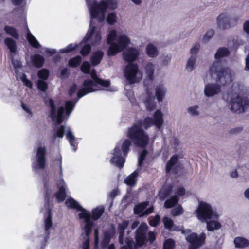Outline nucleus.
Wrapping results in <instances>:
<instances>
[{
    "label": "nucleus",
    "instance_id": "f257e3e1",
    "mask_svg": "<svg viewBox=\"0 0 249 249\" xmlns=\"http://www.w3.org/2000/svg\"><path fill=\"white\" fill-rule=\"evenodd\" d=\"M163 113L160 110H157L154 113L153 118L146 117L143 120H139L129 127L126 132L129 139H125L122 142L118 143L111 153L112 155L110 162L120 168H122L125 162V157L129 151L131 141L139 147L144 148L148 143V135L142 128L147 129L152 125L160 129L164 123Z\"/></svg>",
    "mask_w": 249,
    "mask_h": 249
},
{
    "label": "nucleus",
    "instance_id": "f03ea898",
    "mask_svg": "<svg viewBox=\"0 0 249 249\" xmlns=\"http://www.w3.org/2000/svg\"><path fill=\"white\" fill-rule=\"evenodd\" d=\"M209 73L216 83H209L205 85L204 94L207 97H213L221 91V86L231 83L234 76V72L230 69H223L220 62H214L209 68Z\"/></svg>",
    "mask_w": 249,
    "mask_h": 249
},
{
    "label": "nucleus",
    "instance_id": "7ed1b4c3",
    "mask_svg": "<svg viewBox=\"0 0 249 249\" xmlns=\"http://www.w3.org/2000/svg\"><path fill=\"white\" fill-rule=\"evenodd\" d=\"M194 213L199 220L207 223L208 231H213L221 228V224L217 220L219 214L210 204L200 201Z\"/></svg>",
    "mask_w": 249,
    "mask_h": 249
},
{
    "label": "nucleus",
    "instance_id": "20e7f679",
    "mask_svg": "<svg viewBox=\"0 0 249 249\" xmlns=\"http://www.w3.org/2000/svg\"><path fill=\"white\" fill-rule=\"evenodd\" d=\"M65 204L68 207L75 209L80 212L79 216L81 220L82 226L84 234H82L83 242L81 246L82 249H89V235L90 234L93 225L91 220L90 213L82 207L79 204L72 198L68 199Z\"/></svg>",
    "mask_w": 249,
    "mask_h": 249
},
{
    "label": "nucleus",
    "instance_id": "39448f33",
    "mask_svg": "<svg viewBox=\"0 0 249 249\" xmlns=\"http://www.w3.org/2000/svg\"><path fill=\"white\" fill-rule=\"evenodd\" d=\"M86 1L91 22L93 19H96L99 23L104 22L107 11L115 10L118 7L116 0H102L100 2L96 0H86Z\"/></svg>",
    "mask_w": 249,
    "mask_h": 249
},
{
    "label": "nucleus",
    "instance_id": "423d86ee",
    "mask_svg": "<svg viewBox=\"0 0 249 249\" xmlns=\"http://www.w3.org/2000/svg\"><path fill=\"white\" fill-rule=\"evenodd\" d=\"M67 101L64 105H61L58 101H54L52 99H49L48 104L49 106V116L53 121L57 122L58 124L62 122L66 116L68 119L70 114L73 109L76 102Z\"/></svg>",
    "mask_w": 249,
    "mask_h": 249
},
{
    "label": "nucleus",
    "instance_id": "0eeeda50",
    "mask_svg": "<svg viewBox=\"0 0 249 249\" xmlns=\"http://www.w3.org/2000/svg\"><path fill=\"white\" fill-rule=\"evenodd\" d=\"M130 42V39L126 34L118 32L115 29L110 30L107 37V43L109 45L108 55L113 56L123 51Z\"/></svg>",
    "mask_w": 249,
    "mask_h": 249
},
{
    "label": "nucleus",
    "instance_id": "6e6552de",
    "mask_svg": "<svg viewBox=\"0 0 249 249\" xmlns=\"http://www.w3.org/2000/svg\"><path fill=\"white\" fill-rule=\"evenodd\" d=\"M90 74L92 79L85 80L82 88L78 91L77 95L78 99L89 93L103 90L104 88H107L109 86V83L108 81H104L97 77L94 70L91 71Z\"/></svg>",
    "mask_w": 249,
    "mask_h": 249
},
{
    "label": "nucleus",
    "instance_id": "1a4fd4ad",
    "mask_svg": "<svg viewBox=\"0 0 249 249\" xmlns=\"http://www.w3.org/2000/svg\"><path fill=\"white\" fill-rule=\"evenodd\" d=\"M44 189L45 190V201L44 205V209L41 210L42 213H44V226L45 232L44 237V241L47 242L50 233V229L52 227V216L51 213V209L49 208L48 203V197L51 194V191L49 189V183L48 181L45 179Z\"/></svg>",
    "mask_w": 249,
    "mask_h": 249
},
{
    "label": "nucleus",
    "instance_id": "9d476101",
    "mask_svg": "<svg viewBox=\"0 0 249 249\" xmlns=\"http://www.w3.org/2000/svg\"><path fill=\"white\" fill-rule=\"evenodd\" d=\"M124 75L128 83L132 84L140 81L143 73L136 63H130L124 69Z\"/></svg>",
    "mask_w": 249,
    "mask_h": 249
},
{
    "label": "nucleus",
    "instance_id": "9b49d317",
    "mask_svg": "<svg viewBox=\"0 0 249 249\" xmlns=\"http://www.w3.org/2000/svg\"><path fill=\"white\" fill-rule=\"evenodd\" d=\"M93 19L91 22V18H90V24L89 29L85 37L83 39V41L79 44V46L81 47L84 43L87 41L89 42L93 45H97L100 44L102 39V33L100 28L93 25Z\"/></svg>",
    "mask_w": 249,
    "mask_h": 249
},
{
    "label": "nucleus",
    "instance_id": "f8f14e48",
    "mask_svg": "<svg viewBox=\"0 0 249 249\" xmlns=\"http://www.w3.org/2000/svg\"><path fill=\"white\" fill-rule=\"evenodd\" d=\"M230 110L234 113H241L245 112L249 107V99L242 98L238 94L232 95L230 100Z\"/></svg>",
    "mask_w": 249,
    "mask_h": 249
},
{
    "label": "nucleus",
    "instance_id": "ddd939ff",
    "mask_svg": "<svg viewBox=\"0 0 249 249\" xmlns=\"http://www.w3.org/2000/svg\"><path fill=\"white\" fill-rule=\"evenodd\" d=\"M46 148L45 146L39 145L35 150V156L32 160V168L37 172L39 170L44 168L46 163Z\"/></svg>",
    "mask_w": 249,
    "mask_h": 249
},
{
    "label": "nucleus",
    "instance_id": "4468645a",
    "mask_svg": "<svg viewBox=\"0 0 249 249\" xmlns=\"http://www.w3.org/2000/svg\"><path fill=\"white\" fill-rule=\"evenodd\" d=\"M238 18L232 17L227 13H221L217 18V24L218 26L223 30L227 29L236 25Z\"/></svg>",
    "mask_w": 249,
    "mask_h": 249
},
{
    "label": "nucleus",
    "instance_id": "2eb2a0df",
    "mask_svg": "<svg viewBox=\"0 0 249 249\" xmlns=\"http://www.w3.org/2000/svg\"><path fill=\"white\" fill-rule=\"evenodd\" d=\"M59 173L60 178L57 181V185L59 188L58 192L55 194V197L58 202L63 201L66 197V191L67 189V185L62 178L63 175L62 170V158L60 157L58 160Z\"/></svg>",
    "mask_w": 249,
    "mask_h": 249
},
{
    "label": "nucleus",
    "instance_id": "dca6fc26",
    "mask_svg": "<svg viewBox=\"0 0 249 249\" xmlns=\"http://www.w3.org/2000/svg\"><path fill=\"white\" fill-rule=\"evenodd\" d=\"M147 155V151L143 150L141 153L138 159V166L139 168L134 171L132 174L127 177L124 179V182L129 186H134L137 182V177L138 176L139 173L141 169L140 168L142 164L143 161Z\"/></svg>",
    "mask_w": 249,
    "mask_h": 249
},
{
    "label": "nucleus",
    "instance_id": "f3484780",
    "mask_svg": "<svg viewBox=\"0 0 249 249\" xmlns=\"http://www.w3.org/2000/svg\"><path fill=\"white\" fill-rule=\"evenodd\" d=\"M205 235L202 233L198 236L196 233H191L186 237L187 242L190 243L189 249H197L204 242Z\"/></svg>",
    "mask_w": 249,
    "mask_h": 249
},
{
    "label": "nucleus",
    "instance_id": "a211bd4d",
    "mask_svg": "<svg viewBox=\"0 0 249 249\" xmlns=\"http://www.w3.org/2000/svg\"><path fill=\"white\" fill-rule=\"evenodd\" d=\"M155 67V64L152 62L147 63L144 66V69L146 75L143 81L144 87L153 88Z\"/></svg>",
    "mask_w": 249,
    "mask_h": 249
},
{
    "label": "nucleus",
    "instance_id": "6ab92c4d",
    "mask_svg": "<svg viewBox=\"0 0 249 249\" xmlns=\"http://www.w3.org/2000/svg\"><path fill=\"white\" fill-rule=\"evenodd\" d=\"M146 97L143 102L147 111H152L156 108V103L155 101V96L153 95L152 88L144 87Z\"/></svg>",
    "mask_w": 249,
    "mask_h": 249
},
{
    "label": "nucleus",
    "instance_id": "aec40b11",
    "mask_svg": "<svg viewBox=\"0 0 249 249\" xmlns=\"http://www.w3.org/2000/svg\"><path fill=\"white\" fill-rule=\"evenodd\" d=\"M148 227L145 223H142L137 230L136 240L138 246H141L146 241V233Z\"/></svg>",
    "mask_w": 249,
    "mask_h": 249
},
{
    "label": "nucleus",
    "instance_id": "412c9836",
    "mask_svg": "<svg viewBox=\"0 0 249 249\" xmlns=\"http://www.w3.org/2000/svg\"><path fill=\"white\" fill-rule=\"evenodd\" d=\"M139 55V51L136 48H129L123 53V58L128 62H132L136 60Z\"/></svg>",
    "mask_w": 249,
    "mask_h": 249
},
{
    "label": "nucleus",
    "instance_id": "4be33fe9",
    "mask_svg": "<svg viewBox=\"0 0 249 249\" xmlns=\"http://www.w3.org/2000/svg\"><path fill=\"white\" fill-rule=\"evenodd\" d=\"M115 234V227L114 225L111 224L103 232L102 244L104 246L107 245L109 243L110 239L114 236Z\"/></svg>",
    "mask_w": 249,
    "mask_h": 249
},
{
    "label": "nucleus",
    "instance_id": "5701e85b",
    "mask_svg": "<svg viewBox=\"0 0 249 249\" xmlns=\"http://www.w3.org/2000/svg\"><path fill=\"white\" fill-rule=\"evenodd\" d=\"M148 205V202L146 201L136 206L134 209L135 213L140 214L141 216H142L151 213L153 211V207H150L145 210Z\"/></svg>",
    "mask_w": 249,
    "mask_h": 249
},
{
    "label": "nucleus",
    "instance_id": "b1692460",
    "mask_svg": "<svg viewBox=\"0 0 249 249\" xmlns=\"http://www.w3.org/2000/svg\"><path fill=\"white\" fill-rule=\"evenodd\" d=\"M166 89L162 84H159L155 88V96L158 102H162L166 95Z\"/></svg>",
    "mask_w": 249,
    "mask_h": 249
},
{
    "label": "nucleus",
    "instance_id": "393cba45",
    "mask_svg": "<svg viewBox=\"0 0 249 249\" xmlns=\"http://www.w3.org/2000/svg\"><path fill=\"white\" fill-rule=\"evenodd\" d=\"M235 247L238 249H244L249 246V240L242 236L236 237L234 239Z\"/></svg>",
    "mask_w": 249,
    "mask_h": 249
},
{
    "label": "nucleus",
    "instance_id": "a878e982",
    "mask_svg": "<svg viewBox=\"0 0 249 249\" xmlns=\"http://www.w3.org/2000/svg\"><path fill=\"white\" fill-rule=\"evenodd\" d=\"M129 221L128 220H123L118 224V230L119 232V241L121 244H123V237L124 233V230L128 227Z\"/></svg>",
    "mask_w": 249,
    "mask_h": 249
},
{
    "label": "nucleus",
    "instance_id": "bb28decb",
    "mask_svg": "<svg viewBox=\"0 0 249 249\" xmlns=\"http://www.w3.org/2000/svg\"><path fill=\"white\" fill-rule=\"evenodd\" d=\"M230 53V52L229 50L227 48L225 47H221L219 48L216 51L215 55L214 58L217 60V61L219 62L218 60L222 59L226 56H227ZM216 62V61H215ZM221 63V66L223 69H228L227 68H224L222 66V62L220 61Z\"/></svg>",
    "mask_w": 249,
    "mask_h": 249
},
{
    "label": "nucleus",
    "instance_id": "cd10ccee",
    "mask_svg": "<svg viewBox=\"0 0 249 249\" xmlns=\"http://www.w3.org/2000/svg\"><path fill=\"white\" fill-rule=\"evenodd\" d=\"M145 52L147 55L151 58H155L159 54V51L157 47L152 43L146 45Z\"/></svg>",
    "mask_w": 249,
    "mask_h": 249
},
{
    "label": "nucleus",
    "instance_id": "c85d7f7f",
    "mask_svg": "<svg viewBox=\"0 0 249 249\" xmlns=\"http://www.w3.org/2000/svg\"><path fill=\"white\" fill-rule=\"evenodd\" d=\"M4 43L12 53L11 54L16 53L17 44L15 40L11 37H6L4 39Z\"/></svg>",
    "mask_w": 249,
    "mask_h": 249
},
{
    "label": "nucleus",
    "instance_id": "c756f323",
    "mask_svg": "<svg viewBox=\"0 0 249 249\" xmlns=\"http://www.w3.org/2000/svg\"><path fill=\"white\" fill-rule=\"evenodd\" d=\"M178 159V156L177 155H173L171 158L170 160L166 165V170L167 172H169L171 170L173 172H176V166L177 163Z\"/></svg>",
    "mask_w": 249,
    "mask_h": 249
},
{
    "label": "nucleus",
    "instance_id": "7c9ffc66",
    "mask_svg": "<svg viewBox=\"0 0 249 249\" xmlns=\"http://www.w3.org/2000/svg\"><path fill=\"white\" fill-rule=\"evenodd\" d=\"M3 30L6 34L12 36L13 38L16 39L19 38V35L17 29L14 27L5 25L3 28Z\"/></svg>",
    "mask_w": 249,
    "mask_h": 249
},
{
    "label": "nucleus",
    "instance_id": "2f4dec72",
    "mask_svg": "<svg viewBox=\"0 0 249 249\" xmlns=\"http://www.w3.org/2000/svg\"><path fill=\"white\" fill-rule=\"evenodd\" d=\"M27 35L26 38L29 43L34 48H39L41 47L40 44L35 36L30 32L28 28L26 26Z\"/></svg>",
    "mask_w": 249,
    "mask_h": 249
},
{
    "label": "nucleus",
    "instance_id": "473e14b6",
    "mask_svg": "<svg viewBox=\"0 0 249 249\" xmlns=\"http://www.w3.org/2000/svg\"><path fill=\"white\" fill-rule=\"evenodd\" d=\"M197 57L195 55H191L187 60L185 69L188 72H191L195 69L196 62Z\"/></svg>",
    "mask_w": 249,
    "mask_h": 249
},
{
    "label": "nucleus",
    "instance_id": "72a5a7b5",
    "mask_svg": "<svg viewBox=\"0 0 249 249\" xmlns=\"http://www.w3.org/2000/svg\"><path fill=\"white\" fill-rule=\"evenodd\" d=\"M64 129V126H57L54 129L52 135L53 142L57 138H62L63 137Z\"/></svg>",
    "mask_w": 249,
    "mask_h": 249
},
{
    "label": "nucleus",
    "instance_id": "f704fd0d",
    "mask_svg": "<svg viewBox=\"0 0 249 249\" xmlns=\"http://www.w3.org/2000/svg\"><path fill=\"white\" fill-rule=\"evenodd\" d=\"M31 60L33 64L37 68L41 67L45 61L44 57L39 54H35L33 56Z\"/></svg>",
    "mask_w": 249,
    "mask_h": 249
},
{
    "label": "nucleus",
    "instance_id": "c9c22d12",
    "mask_svg": "<svg viewBox=\"0 0 249 249\" xmlns=\"http://www.w3.org/2000/svg\"><path fill=\"white\" fill-rule=\"evenodd\" d=\"M66 136L71 146L73 147V150L75 151L77 147V143L75 142L76 139L71 130L69 129L66 133Z\"/></svg>",
    "mask_w": 249,
    "mask_h": 249
},
{
    "label": "nucleus",
    "instance_id": "e433bc0d",
    "mask_svg": "<svg viewBox=\"0 0 249 249\" xmlns=\"http://www.w3.org/2000/svg\"><path fill=\"white\" fill-rule=\"evenodd\" d=\"M163 223L165 227L167 229H168L170 230L180 231L181 229V228H178L177 227H176L174 226L173 220L169 217H164L163 219Z\"/></svg>",
    "mask_w": 249,
    "mask_h": 249
},
{
    "label": "nucleus",
    "instance_id": "4c0bfd02",
    "mask_svg": "<svg viewBox=\"0 0 249 249\" xmlns=\"http://www.w3.org/2000/svg\"><path fill=\"white\" fill-rule=\"evenodd\" d=\"M103 56V53L102 51L95 52L91 58V61L93 65H98L101 61Z\"/></svg>",
    "mask_w": 249,
    "mask_h": 249
},
{
    "label": "nucleus",
    "instance_id": "58836bf2",
    "mask_svg": "<svg viewBox=\"0 0 249 249\" xmlns=\"http://www.w3.org/2000/svg\"><path fill=\"white\" fill-rule=\"evenodd\" d=\"M104 212V208L99 206L92 211V217L94 220L98 219Z\"/></svg>",
    "mask_w": 249,
    "mask_h": 249
},
{
    "label": "nucleus",
    "instance_id": "ea45409f",
    "mask_svg": "<svg viewBox=\"0 0 249 249\" xmlns=\"http://www.w3.org/2000/svg\"><path fill=\"white\" fill-rule=\"evenodd\" d=\"M179 198L177 196H173L165 201L164 206L166 208H171L175 206Z\"/></svg>",
    "mask_w": 249,
    "mask_h": 249
},
{
    "label": "nucleus",
    "instance_id": "a19ab883",
    "mask_svg": "<svg viewBox=\"0 0 249 249\" xmlns=\"http://www.w3.org/2000/svg\"><path fill=\"white\" fill-rule=\"evenodd\" d=\"M117 14L115 12H110L107 16L106 21L110 25L114 24L117 21Z\"/></svg>",
    "mask_w": 249,
    "mask_h": 249
},
{
    "label": "nucleus",
    "instance_id": "79ce46f5",
    "mask_svg": "<svg viewBox=\"0 0 249 249\" xmlns=\"http://www.w3.org/2000/svg\"><path fill=\"white\" fill-rule=\"evenodd\" d=\"M199 107L197 105L191 106L187 108V112L191 116H197L199 114Z\"/></svg>",
    "mask_w": 249,
    "mask_h": 249
},
{
    "label": "nucleus",
    "instance_id": "37998d69",
    "mask_svg": "<svg viewBox=\"0 0 249 249\" xmlns=\"http://www.w3.org/2000/svg\"><path fill=\"white\" fill-rule=\"evenodd\" d=\"M38 77L43 80H47L49 76V71L45 69H42L38 71Z\"/></svg>",
    "mask_w": 249,
    "mask_h": 249
},
{
    "label": "nucleus",
    "instance_id": "c03bdc74",
    "mask_svg": "<svg viewBox=\"0 0 249 249\" xmlns=\"http://www.w3.org/2000/svg\"><path fill=\"white\" fill-rule=\"evenodd\" d=\"M81 62V57L79 56L73 58L69 60V65L71 67H76Z\"/></svg>",
    "mask_w": 249,
    "mask_h": 249
},
{
    "label": "nucleus",
    "instance_id": "a18cd8bd",
    "mask_svg": "<svg viewBox=\"0 0 249 249\" xmlns=\"http://www.w3.org/2000/svg\"><path fill=\"white\" fill-rule=\"evenodd\" d=\"M183 213V208L181 206H178L172 210L171 214L173 216H176L182 214Z\"/></svg>",
    "mask_w": 249,
    "mask_h": 249
},
{
    "label": "nucleus",
    "instance_id": "49530a36",
    "mask_svg": "<svg viewBox=\"0 0 249 249\" xmlns=\"http://www.w3.org/2000/svg\"><path fill=\"white\" fill-rule=\"evenodd\" d=\"M78 46V45L76 44H70L66 48L60 50V52L62 53H69L75 49Z\"/></svg>",
    "mask_w": 249,
    "mask_h": 249
},
{
    "label": "nucleus",
    "instance_id": "de8ad7c7",
    "mask_svg": "<svg viewBox=\"0 0 249 249\" xmlns=\"http://www.w3.org/2000/svg\"><path fill=\"white\" fill-rule=\"evenodd\" d=\"M82 71L85 73H90V64L89 62L84 61L81 65Z\"/></svg>",
    "mask_w": 249,
    "mask_h": 249
},
{
    "label": "nucleus",
    "instance_id": "09e8293b",
    "mask_svg": "<svg viewBox=\"0 0 249 249\" xmlns=\"http://www.w3.org/2000/svg\"><path fill=\"white\" fill-rule=\"evenodd\" d=\"M175 243L171 239H167L164 243L163 249H174Z\"/></svg>",
    "mask_w": 249,
    "mask_h": 249
},
{
    "label": "nucleus",
    "instance_id": "8fccbe9b",
    "mask_svg": "<svg viewBox=\"0 0 249 249\" xmlns=\"http://www.w3.org/2000/svg\"><path fill=\"white\" fill-rule=\"evenodd\" d=\"M37 87L39 90L44 92L47 89V84L44 80L39 79L37 81Z\"/></svg>",
    "mask_w": 249,
    "mask_h": 249
},
{
    "label": "nucleus",
    "instance_id": "3c124183",
    "mask_svg": "<svg viewBox=\"0 0 249 249\" xmlns=\"http://www.w3.org/2000/svg\"><path fill=\"white\" fill-rule=\"evenodd\" d=\"M214 31L213 29L208 30L203 37V41H208L213 37L214 35Z\"/></svg>",
    "mask_w": 249,
    "mask_h": 249
},
{
    "label": "nucleus",
    "instance_id": "603ef678",
    "mask_svg": "<svg viewBox=\"0 0 249 249\" xmlns=\"http://www.w3.org/2000/svg\"><path fill=\"white\" fill-rule=\"evenodd\" d=\"M200 48V45L199 43H195L190 49L191 55L196 56V54L198 53Z\"/></svg>",
    "mask_w": 249,
    "mask_h": 249
},
{
    "label": "nucleus",
    "instance_id": "864d4df0",
    "mask_svg": "<svg viewBox=\"0 0 249 249\" xmlns=\"http://www.w3.org/2000/svg\"><path fill=\"white\" fill-rule=\"evenodd\" d=\"M21 79L24 84L29 88H31L32 87V83L31 81L28 79L26 75L25 74H22L21 76Z\"/></svg>",
    "mask_w": 249,
    "mask_h": 249
},
{
    "label": "nucleus",
    "instance_id": "5fc2aeb1",
    "mask_svg": "<svg viewBox=\"0 0 249 249\" xmlns=\"http://www.w3.org/2000/svg\"><path fill=\"white\" fill-rule=\"evenodd\" d=\"M175 194L174 196H177V197L179 198V197L185 194V190L184 187L179 186L177 188Z\"/></svg>",
    "mask_w": 249,
    "mask_h": 249
},
{
    "label": "nucleus",
    "instance_id": "6e6d98bb",
    "mask_svg": "<svg viewBox=\"0 0 249 249\" xmlns=\"http://www.w3.org/2000/svg\"><path fill=\"white\" fill-rule=\"evenodd\" d=\"M160 217L159 215H157L154 217L151 218L149 220V224L153 227L157 226L160 221Z\"/></svg>",
    "mask_w": 249,
    "mask_h": 249
},
{
    "label": "nucleus",
    "instance_id": "4d7b16f0",
    "mask_svg": "<svg viewBox=\"0 0 249 249\" xmlns=\"http://www.w3.org/2000/svg\"><path fill=\"white\" fill-rule=\"evenodd\" d=\"M91 49L90 45L89 44H86L83 46V48L81 51V53L83 55L88 54Z\"/></svg>",
    "mask_w": 249,
    "mask_h": 249
},
{
    "label": "nucleus",
    "instance_id": "13d9d810",
    "mask_svg": "<svg viewBox=\"0 0 249 249\" xmlns=\"http://www.w3.org/2000/svg\"><path fill=\"white\" fill-rule=\"evenodd\" d=\"M11 57H12V62L13 66L16 69L20 68L21 66V62L19 60L14 59L13 54H11Z\"/></svg>",
    "mask_w": 249,
    "mask_h": 249
},
{
    "label": "nucleus",
    "instance_id": "bf43d9fd",
    "mask_svg": "<svg viewBox=\"0 0 249 249\" xmlns=\"http://www.w3.org/2000/svg\"><path fill=\"white\" fill-rule=\"evenodd\" d=\"M99 230L98 229H96L94 231V236H95V241H94V245L96 249L98 247V244L99 242Z\"/></svg>",
    "mask_w": 249,
    "mask_h": 249
},
{
    "label": "nucleus",
    "instance_id": "052dcab7",
    "mask_svg": "<svg viewBox=\"0 0 249 249\" xmlns=\"http://www.w3.org/2000/svg\"><path fill=\"white\" fill-rule=\"evenodd\" d=\"M77 90V86L75 84L72 85L70 88L69 94L71 96H72Z\"/></svg>",
    "mask_w": 249,
    "mask_h": 249
},
{
    "label": "nucleus",
    "instance_id": "680f3d73",
    "mask_svg": "<svg viewBox=\"0 0 249 249\" xmlns=\"http://www.w3.org/2000/svg\"><path fill=\"white\" fill-rule=\"evenodd\" d=\"M21 106H22V107L24 111H25L27 113H28V114L30 116H32V112L31 111V110L29 108V107L27 105H26L25 104H24V103H22V104H21Z\"/></svg>",
    "mask_w": 249,
    "mask_h": 249
},
{
    "label": "nucleus",
    "instance_id": "e2e57ef3",
    "mask_svg": "<svg viewBox=\"0 0 249 249\" xmlns=\"http://www.w3.org/2000/svg\"><path fill=\"white\" fill-rule=\"evenodd\" d=\"M243 29L247 34H249V21H247L244 23Z\"/></svg>",
    "mask_w": 249,
    "mask_h": 249
},
{
    "label": "nucleus",
    "instance_id": "0e129e2a",
    "mask_svg": "<svg viewBox=\"0 0 249 249\" xmlns=\"http://www.w3.org/2000/svg\"><path fill=\"white\" fill-rule=\"evenodd\" d=\"M230 175L232 178H237L238 177V173L236 170L231 171L230 173Z\"/></svg>",
    "mask_w": 249,
    "mask_h": 249
},
{
    "label": "nucleus",
    "instance_id": "69168bd1",
    "mask_svg": "<svg viewBox=\"0 0 249 249\" xmlns=\"http://www.w3.org/2000/svg\"><path fill=\"white\" fill-rule=\"evenodd\" d=\"M44 51L46 53L51 54H54L56 53V50L50 48H45Z\"/></svg>",
    "mask_w": 249,
    "mask_h": 249
},
{
    "label": "nucleus",
    "instance_id": "338daca9",
    "mask_svg": "<svg viewBox=\"0 0 249 249\" xmlns=\"http://www.w3.org/2000/svg\"><path fill=\"white\" fill-rule=\"evenodd\" d=\"M236 47H238L240 45L243 44V40L238 37H237L236 40H234Z\"/></svg>",
    "mask_w": 249,
    "mask_h": 249
},
{
    "label": "nucleus",
    "instance_id": "774afa93",
    "mask_svg": "<svg viewBox=\"0 0 249 249\" xmlns=\"http://www.w3.org/2000/svg\"><path fill=\"white\" fill-rule=\"evenodd\" d=\"M245 198L249 201V188L246 189L244 192Z\"/></svg>",
    "mask_w": 249,
    "mask_h": 249
}]
</instances>
